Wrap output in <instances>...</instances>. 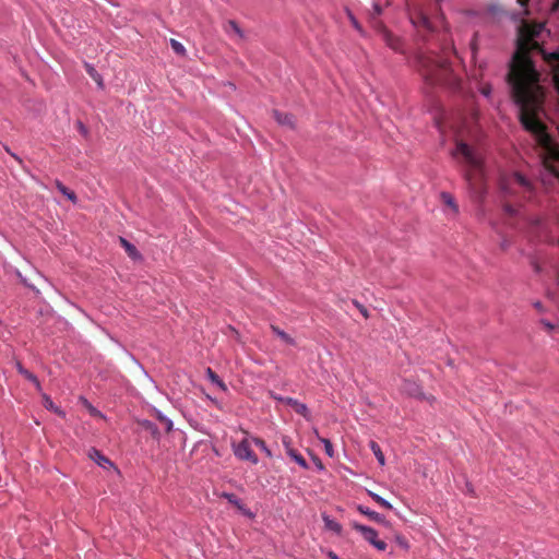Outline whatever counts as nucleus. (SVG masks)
I'll list each match as a JSON object with an SVG mask.
<instances>
[{
	"mask_svg": "<svg viewBox=\"0 0 559 559\" xmlns=\"http://www.w3.org/2000/svg\"><path fill=\"white\" fill-rule=\"evenodd\" d=\"M5 151H7V153H8V154H10V155L15 159V160H17L20 164H22V158H21L17 154L13 153L9 147H5Z\"/></svg>",
	"mask_w": 559,
	"mask_h": 559,
	"instance_id": "obj_42",
	"label": "nucleus"
},
{
	"mask_svg": "<svg viewBox=\"0 0 559 559\" xmlns=\"http://www.w3.org/2000/svg\"><path fill=\"white\" fill-rule=\"evenodd\" d=\"M76 126H78V130L80 131V133H81L83 136H87V134H88V130H87V128L85 127V124H84L82 121H78V122H76Z\"/></svg>",
	"mask_w": 559,
	"mask_h": 559,
	"instance_id": "obj_39",
	"label": "nucleus"
},
{
	"mask_svg": "<svg viewBox=\"0 0 559 559\" xmlns=\"http://www.w3.org/2000/svg\"><path fill=\"white\" fill-rule=\"evenodd\" d=\"M441 198L443 202L450 207H452L455 213L459 211L454 198L449 192H442Z\"/></svg>",
	"mask_w": 559,
	"mask_h": 559,
	"instance_id": "obj_26",
	"label": "nucleus"
},
{
	"mask_svg": "<svg viewBox=\"0 0 559 559\" xmlns=\"http://www.w3.org/2000/svg\"><path fill=\"white\" fill-rule=\"evenodd\" d=\"M355 528L360 533V535L373 544V542L377 539V532L370 527V526H355Z\"/></svg>",
	"mask_w": 559,
	"mask_h": 559,
	"instance_id": "obj_16",
	"label": "nucleus"
},
{
	"mask_svg": "<svg viewBox=\"0 0 559 559\" xmlns=\"http://www.w3.org/2000/svg\"><path fill=\"white\" fill-rule=\"evenodd\" d=\"M140 368L142 369L143 373L151 380L153 381V379L150 377V374L147 373V371L144 369V367L142 365H140Z\"/></svg>",
	"mask_w": 559,
	"mask_h": 559,
	"instance_id": "obj_48",
	"label": "nucleus"
},
{
	"mask_svg": "<svg viewBox=\"0 0 559 559\" xmlns=\"http://www.w3.org/2000/svg\"><path fill=\"white\" fill-rule=\"evenodd\" d=\"M206 378L223 392L227 391L226 383L211 368L206 369Z\"/></svg>",
	"mask_w": 559,
	"mask_h": 559,
	"instance_id": "obj_13",
	"label": "nucleus"
},
{
	"mask_svg": "<svg viewBox=\"0 0 559 559\" xmlns=\"http://www.w3.org/2000/svg\"><path fill=\"white\" fill-rule=\"evenodd\" d=\"M542 323L548 329V330H552L554 329V324L550 323L549 321L547 320H542Z\"/></svg>",
	"mask_w": 559,
	"mask_h": 559,
	"instance_id": "obj_44",
	"label": "nucleus"
},
{
	"mask_svg": "<svg viewBox=\"0 0 559 559\" xmlns=\"http://www.w3.org/2000/svg\"><path fill=\"white\" fill-rule=\"evenodd\" d=\"M251 441L254 445H257L267 457H272V452L266 445L265 441L258 438V437H251Z\"/></svg>",
	"mask_w": 559,
	"mask_h": 559,
	"instance_id": "obj_25",
	"label": "nucleus"
},
{
	"mask_svg": "<svg viewBox=\"0 0 559 559\" xmlns=\"http://www.w3.org/2000/svg\"><path fill=\"white\" fill-rule=\"evenodd\" d=\"M156 418L165 426L166 431H170L173 429V420L166 416L162 411L155 408Z\"/></svg>",
	"mask_w": 559,
	"mask_h": 559,
	"instance_id": "obj_24",
	"label": "nucleus"
},
{
	"mask_svg": "<svg viewBox=\"0 0 559 559\" xmlns=\"http://www.w3.org/2000/svg\"><path fill=\"white\" fill-rule=\"evenodd\" d=\"M56 188L58 189V191L64 195L69 201H71L72 203H76L78 202V197L76 194L74 193V191L70 190L68 187H66L60 180H56Z\"/></svg>",
	"mask_w": 559,
	"mask_h": 559,
	"instance_id": "obj_12",
	"label": "nucleus"
},
{
	"mask_svg": "<svg viewBox=\"0 0 559 559\" xmlns=\"http://www.w3.org/2000/svg\"><path fill=\"white\" fill-rule=\"evenodd\" d=\"M381 37L385 45L392 50L395 52H403V44L400 37L394 36L385 28L381 29Z\"/></svg>",
	"mask_w": 559,
	"mask_h": 559,
	"instance_id": "obj_6",
	"label": "nucleus"
},
{
	"mask_svg": "<svg viewBox=\"0 0 559 559\" xmlns=\"http://www.w3.org/2000/svg\"><path fill=\"white\" fill-rule=\"evenodd\" d=\"M282 444L285 448L286 454H288L289 449H294L293 445H292V438L288 437V436H283L282 437Z\"/></svg>",
	"mask_w": 559,
	"mask_h": 559,
	"instance_id": "obj_34",
	"label": "nucleus"
},
{
	"mask_svg": "<svg viewBox=\"0 0 559 559\" xmlns=\"http://www.w3.org/2000/svg\"><path fill=\"white\" fill-rule=\"evenodd\" d=\"M510 17H511L512 20H518L519 14L512 13V14L510 15Z\"/></svg>",
	"mask_w": 559,
	"mask_h": 559,
	"instance_id": "obj_53",
	"label": "nucleus"
},
{
	"mask_svg": "<svg viewBox=\"0 0 559 559\" xmlns=\"http://www.w3.org/2000/svg\"><path fill=\"white\" fill-rule=\"evenodd\" d=\"M466 492H467L468 495H471V496H473V495H474V488H473L472 484H471V483H468V481L466 483Z\"/></svg>",
	"mask_w": 559,
	"mask_h": 559,
	"instance_id": "obj_43",
	"label": "nucleus"
},
{
	"mask_svg": "<svg viewBox=\"0 0 559 559\" xmlns=\"http://www.w3.org/2000/svg\"><path fill=\"white\" fill-rule=\"evenodd\" d=\"M274 119L277 121L281 126H287L293 128L294 127V116L288 112H282L280 110L273 111Z\"/></svg>",
	"mask_w": 559,
	"mask_h": 559,
	"instance_id": "obj_10",
	"label": "nucleus"
},
{
	"mask_svg": "<svg viewBox=\"0 0 559 559\" xmlns=\"http://www.w3.org/2000/svg\"><path fill=\"white\" fill-rule=\"evenodd\" d=\"M44 406L46 409L52 411L53 413L58 414L61 417L66 416V412L62 411L60 407L56 406L53 401L47 394L44 395Z\"/></svg>",
	"mask_w": 559,
	"mask_h": 559,
	"instance_id": "obj_23",
	"label": "nucleus"
},
{
	"mask_svg": "<svg viewBox=\"0 0 559 559\" xmlns=\"http://www.w3.org/2000/svg\"><path fill=\"white\" fill-rule=\"evenodd\" d=\"M269 395L272 400L281 402V403H285V399H288V396H282L280 394L275 393L274 391H270Z\"/></svg>",
	"mask_w": 559,
	"mask_h": 559,
	"instance_id": "obj_37",
	"label": "nucleus"
},
{
	"mask_svg": "<svg viewBox=\"0 0 559 559\" xmlns=\"http://www.w3.org/2000/svg\"><path fill=\"white\" fill-rule=\"evenodd\" d=\"M224 497L233 504L237 506L238 508L241 507V500L234 493H224Z\"/></svg>",
	"mask_w": 559,
	"mask_h": 559,
	"instance_id": "obj_33",
	"label": "nucleus"
},
{
	"mask_svg": "<svg viewBox=\"0 0 559 559\" xmlns=\"http://www.w3.org/2000/svg\"><path fill=\"white\" fill-rule=\"evenodd\" d=\"M513 177H514L515 182L519 186L523 187L527 191L533 190V185H532L531 180L528 178H526L523 174H521L520 171H515L513 174Z\"/></svg>",
	"mask_w": 559,
	"mask_h": 559,
	"instance_id": "obj_22",
	"label": "nucleus"
},
{
	"mask_svg": "<svg viewBox=\"0 0 559 559\" xmlns=\"http://www.w3.org/2000/svg\"><path fill=\"white\" fill-rule=\"evenodd\" d=\"M353 304L355 305V307L360 311V313L365 317V318H368L369 317V312L367 310V308L361 305L359 301L357 300H353Z\"/></svg>",
	"mask_w": 559,
	"mask_h": 559,
	"instance_id": "obj_36",
	"label": "nucleus"
},
{
	"mask_svg": "<svg viewBox=\"0 0 559 559\" xmlns=\"http://www.w3.org/2000/svg\"><path fill=\"white\" fill-rule=\"evenodd\" d=\"M88 456L92 461H94L98 466L103 468H107L108 466H114V463L105 456L99 450L92 448L88 451Z\"/></svg>",
	"mask_w": 559,
	"mask_h": 559,
	"instance_id": "obj_7",
	"label": "nucleus"
},
{
	"mask_svg": "<svg viewBox=\"0 0 559 559\" xmlns=\"http://www.w3.org/2000/svg\"><path fill=\"white\" fill-rule=\"evenodd\" d=\"M369 448L372 451L373 455L376 456L379 465L383 466L385 464V456H384L380 445L376 441L370 440Z\"/></svg>",
	"mask_w": 559,
	"mask_h": 559,
	"instance_id": "obj_18",
	"label": "nucleus"
},
{
	"mask_svg": "<svg viewBox=\"0 0 559 559\" xmlns=\"http://www.w3.org/2000/svg\"><path fill=\"white\" fill-rule=\"evenodd\" d=\"M234 455L240 461L250 462L253 465L259 463L257 454L251 449V442L248 438L231 444Z\"/></svg>",
	"mask_w": 559,
	"mask_h": 559,
	"instance_id": "obj_4",
	"label": "nucleus"
},
{
	"mask_svg": "<svg viewBox=\"0 0 559 559\" xmlns=\"http://www.w3.org/2000/svg\"><path fill=\"white\" fill-rule=\"evenodd\" d=\"M370 496L372 497V499L374 501H377L380 506L384 507V508H388V509H391L392 508V504L385 500L384 498H382L381 496L374 493V492H370Z\"/></svg>",
	"mask_w": 559,
	"mask_h": 559,
	"instance_id": "obj_31",
	"label": "nucleus"
},
{
	"mask_svg": "<svg viewBox=\"0 0 559 559\" xmlns=\"http://www.w3.org/2000/svg\"><path fill=\"white\" fill-rule=\"evenodd\" d=\"M465 179L469 182L471 181V175L468 173L465 174Z\"/></svg>",
	"mask_w": 559,
	"mask_h": 559,
	"instance_id": "obj_55",
	"label": "nucleus"
},
{
	"mask_svg": "<svg viewBox=\"0 0 559 559\" xmlns=\"http://www.w3.org/2000/svg\"><path fill=\"white\" fill-rule=\"evenodd\" d=\"M271 330L272 332L277 336L280 337L284 343H286L287 345H290V346H295L296 345V341L295 338H293L288 333H286L285 331H283L282 329H280L278 326L276 325H271Z\"/></svg>",
	"mask_w": 559,
	"mask_h": 559,
	"instance_id": "obj_14",
	"label": "nucleus"
},
{
	"mask_svg": "<svg viewBox=\"0 0 559 559\" xmlns=\"http://www.w3.org/2000/svg\"><path fill=\"white\" fill-rule=\"evenodd\" d=\"M479 93L487 99L491 98L492 86L490 84H485L479 88Z\"/></svg>",
	"mask_w": 559,
	"mask_h": 559,
	"instance_id": "obj_32",
	"label": "nucleus"
},
{
	"mask_svg": "<svg viewBox=\"0 0 559 559\" xmlns=\"http://www.w3.org/2000/svg\"><path fill=\"white\" fill-rule=\"evenodd\" d=\"M551 154L555 158H559V150L557 147L551 148Z\"/></svg>",
	"mask_w": 559,
	"mask_h": 559,
	"instance_id": "obj_45",
	"label": "nucleus"
},
{
	"mask_svg": "<svg viewBox=\"0 0 559 559\" xmlns=\"http://www.w3.org/2000/svg\"><path fill=\"white\" fill-rule=\"evenodd\" d=\"M0 324H2V320L0 319Z\"/></svg>",
	"mask_w": 559,
	"mask_h": 559,
	"instance_id": "obj_58",
	"label": "nucleus"
},
{
	"mask_svg": "<svg viewBox=\"0 0 559 559\" xmlns=\"http://www.w3.org/2000/svg\"><path fill=\"white\" fill-rule=\"evenodd\" d=\"M296 464H298L302 469H308L309 464L305 460V457L295 449H289L287 454Z\"/></svg>",
	"mask_w": 559,
	"mask_h": 559,
	"instance_id": "obj_19",
	"label": "nucleus"
},
{
	"mask_svg": "<svg viewBox=\"0 0 559 559\" xmlns=\"http://www.w3.org/2000/svg\"><path fill=\"white\" fill-rule=\"evenodd\" d=\"M15 275L16 277L20 280V282L27 288L34 290L35 293H39V290L33 285L31 284L27 278L25 276H23V274L19 271V270H15Z\"/></svg>",
	"mask_w": 559,
	"mask_h": 559,
	"instance_id": "obj_29",
	"label": "nucleus"
},
{
	"mask_svg": "<svg viewBox=\"0 0 559 559\" xmlns=\"http://www.w3.org/2000/svg\"><path fill=\"white\" fill-rule=\"evenodd\" d=\"M285 404L289 405L295 409V412L299 415H301L305 418H309L310 412L308 406L305 403L299 402L297 399L288 397L285 399Z\"/></svg>",
	"mask_w": 559,
	"mask_h": 559,
	"instance_id": "obj_8",
	"label": "nucleus"
},
{
	"mask_svg": "<svg viewBox=\"0 0 559 559\" xmlns=\"http://www.w3.org/2000/svg\"><path fill=\"white\" fill-rule=\"evenodd\" d=\"M120 243L124 248L128 255L130 258H132L133 260H139L142 258V255L139 252V250L136 249V247L133 243H131L130 241H128L126 238L120 237Z\"/></svg>",
	"mask_w": 559,
	"mask_h": 559,
	"instance_id": "obj_11",
	"label": "nucleus"
},
{
	"mask_svg": "<svg viewBox=\"0 0 559 559\" xmlns=\"http://www.w3.org/2000/svg\"><path fill=\"white\" fill-rule=\"evenodd\" d=\"M372 545L377 549L382 550V551L386 549V543L384 540L376 539Z\"/></svg>",
	"mask_w": 559,
	"mask_h": 559,
	"instance_id": "obj_40",
	"label": "nucleus"
},
{
	"mask_svg": "<svg viewBox=\"0 0 559 559\" xmlns=\"http://www.w3.org/2000/svg\"><path fill=\"white\" fill-rule=\"evenodd\" d=\"M534 307H535L536 309H538L539 311H542V310H543V305H542V302H540V301H536V302L534 304Z\"/></svg>",
	"mask_w": 559,
	"mask_h": 559,
	"instance_id": "obj_47",
	"label": "nucleus"
},
{
	"mask_svg": "<svg viewBox=\"0 0 559 559\" xmlns=\"http://www.w3.org/2000/svg\"><path fill=\"white\" fill-rule=\"evenodd\" d=\"M76 309H78L80 312H82L83 314H85V316H86L85 311H84L82 308H80V307H78V306H76Z\"/></svg>",
	"mask_w": 559,
	"mask_h": 559,
	"instance_id": "obj_56",
	"label": "nucleus"
},
{
	"mask_svg": "<svg viewBox=\"0 0 559 559\" xmlns=\"http://www.w3.org/2000/svg\"><path fill=\"white\" fill-rule=\"evenodd\" d=\"M551 176L555 178H559V175L555 170H551Z\"/></svg>",
	"mask_w": 559,
	"mask_h": 559,
	"instance_id": "obj_54",
	"label": "nucleus"
},
{
	"mask_svg": "<svg viewBox=\"0 0 559 559\" xmlns=\"http://www.w3.org/2000/svg\"><path fill=\"white\" fill-rule=\"evenodd\" d=\"M452 155L455 158L461 157L463 163L473 170L481 168L483 160L480 155L465 142H457Z\"/></svg>",
	"mask_w": 559,
	"mask_h": 559,
	"instance_id": "obj_3",
	"label": "nucleus"
},
{
	"mask_svg": "<svg viewBox=\"0 0 559 559\" xmlns=\"http://www.w3.org/2000/svg\"><path fill=\"white\" fill-rule=\"evenodd\" d=\"M319 440L321 441V443L324 445V452L325 454L329 456V457H333L334 456V450H333V444L332 442L326 439V438H321L319 437Z\"/></svg>",
	"mask_w": 559,
	"mask_h": 559,
	"instance_id": "obj_28",
	"label": "nucleus"
},
{
	"mask_svg": "<svg viewBox=\"0 0 559 559\" xmlns=\"http://www.w3.org/2000/svg\"><path fill=\"white\" fill-rule=\"evenodd\" d=\"M400 390L404 395H406L408 397H413L416 400H427L428 399L426 396V394L424 393L423 386L414 380L404 379L402 381Z\"/></svg>",
	"mask_w": 559,
	"mask_h": 559,
	"instance_id": "obj_5",
	"label": "nucleus"
},
{
	"mask_svg": "<svg viewBox=\"0 0 559 559\" xmlns=\"http://www.w3.org/2000/svg\"><path fill=\"white\" fill-rule=\"evenodd\" d=\"M358 510H359L360 513L367 515L368 519L371 520V521H374V522H378V523H383L384 522L383 516L380 515L378 512L371 510L369 507L358 506Z\"/></svg>",
	"mask_w": 559,
	"mask_h": 559,
	"instance_id": "obj_15",
	"label": "nucleus"
},
{
	"mask_svg": "<svg viewBox=\"0 0 559 559\" xmlns=\"http://www.w3.org/2000/svg\"><path fill=\"white\" fill-rule=\"evenodd\" d=\"M558 9H559V0H556V2L554 3L552 10L557 11Z\"/></svg>",
	"mask_w": 559,
	"mask_h": 559,
	"instance_id": "obj_50",
	"label": "nucleus"
},
{
	"mask_svg": "<svg viewBox=\"0 0 559 559\" xmlns=\"http://www.w3.org/2000/svg\"><path fill=\"white\" fill-rule=\"evenodd\" d=\"M480 11H477V10H467L466 11V16L468 17H478L480 16Z\"/></svg>",
	"mask_w": 559,
	"mask_h": 559,
	"instance_id": "obj_41",
	"label": "nucleus"
},
{
	"mask_svg": "<svg viewBox=\"0 0 559 559\" xmlns=\"http://www.w3.org/2000/svg\"><path fill=\"white\" fill-rule=\"evenodd\" d=\"M486 12L493 17L507 15V12L497 1H493L490 4H488V7L486 8Z\"/></svg>",
	"mask_w": 559,
	"mask_h": 559,
	"instance_id": "obj_20",
	"label": "nucleus"
},
{
	"mask_svg": "<svg viewBox=\"0 0 559 559\" xmlns=\"http://www.w3.org/2000/svg\"><path fill=\"white\" fill-rule=\"evenodd\" d=\"M325 524L331 525L335 524L333 521L329 520L328 518H324Z\"/></svg>",
	"mask_w": 559,
	"mask_h": 559,
	"instance_id": "obj_52",
	"label": "nucleus"
},
{
	"mask_svg": "<svg viewBox=\"0 0 559 559\" xmlns=\"http://www.w3.org/2000/svg\"><path fill=\"white\" fill-rule=\"evenodd\" d=\"M228 25L239 37H243V32L235 21H229Z\"/></svg>",
	"mask_w": 559,
	"mask_h": 559,
	"instance_id": "obj_35",
	"label": "nucleus"
},
{
	"mask_svg": "<svg viewBox=\"0 0 559 559\" xmlns=\"http://www.w3.org/2000/svg\"><path fill=\"white\" fill-rule=\"evenodd\" d=\"M15 368H16L17 372L21 376H23L26 380L32 382L36 386L37 390L41 389V385H40V382H39L38 378L33 372H31L27 369H25L20 361L15 362Z\"/></svg>",
	"mask_w": 559,
	"mask_h": 559,
	"instance_id": "obj_9",
	"label": "nucleus"
},
{
	"mask_svg": "<svg viewBox=\"0 0 559 559\" xmlns=\"http://www.w3.org/2000/svg\"><path fill=\"white\" fill-rule=\"evenodd\" d=\"M348 17H349V20H350V22H352V25H353L357 31L362 32V29H361V26H360L359 22H358V21H357V19L353 15V13H352V12H348Z\"/></svg>",
	"mask_w": 559,
	"mask_h": 559,
	"instance_id": "obj_38",
	"label": "nucleus"
},
{
	"mask_svg": "<svg viewBox=\"0 0 559 559\" xmlns=\"http://www.w3.org/2000/svg\"><path fill=\"white\" fill-rule=\"evenodd\" d=\"M333 527H334V528H336L335 531H336L337 533H340V532H341V530H340V528H341V526H340V525H336V526H333Z\"/></svg>",
	"mask_w": 559,
	"mask_h": 559,
	"instance_id": "obj_57",
	"label": "nucleus"
},
{
	"mask_svg": "<svg viewBox=\"0 0 559 559\" xmlns=\"http://www.w3.org/2000/svg\"><path fill=\"white\" fill-rule=\"evenodd\" d=\"M515 44L506 74L508 92L522 128L550 150L545 102L550 84L559 95V50H543L535 39L527 38L526 26L519 27Z\"/></svg>",
	"mask_w": 559,
	"mask_h": 559,
	"instance_id": "obj_1",
	"label": "nucleus"
},
{
	"mask_svg": "<svg viewBox=\"0 0 559 559\" xmlns=\"http://www.w3.org/2000/svg\"><path fill=\"white\" fill-rule=\"evenodd\" d=\"M530 0H518L521 7H525Z\"/></svg>",
	"mask_w": 559,
	"mask_h": 559,
	"instance_id": "obj_49",
	"label": "nucleus"
},
{
	"mask_svg": "<svg viewBox=\"0 0 559 559\" xmlns=\"http://www.w3.org/2000/svg\"><path fill=\"white\" fill-rule=\"evenodd\" d=\"M416 67L430 85L441 84L449 71L448 62L444 59L423 53L417 57Z\"/></svg>",
	"mask_w": 559,
	"mask_h": 559,
	"instance_id": "obj_2",
	"label": "nucleus"
},
{
	"mask_svg": "<svg viewBox=\"0 0 559 559\" xmlns=\"http://www.w3.org/2000/svg\"><path fill=\"white\" fill-rule=\"evenodd\" d=\"M317 467H318V469H320V471H322V469H323V464H322V462H321L320 460H318V462H317Z\"/></svg>",
	"mask_w": 559,
	"mask_h": 559,
	"instance_id": "obj_51",
	"label": "nucleus"
},
{
	"mask_svg": "<svg viewBox=\"0 0 559 559\" xmlns=\"http://www.w3.org/2000/svg\"><path fill=\"white\" fill-rule=\"evenodd\" d=\"M328 556L330 557V559H340L338 556L334 551H329Z\"/></svg>",
	"mask_w": 559,
	"mask_h": 559,
	"instance_id": "obj_46",
	"label": "nucleus"
},
{
	"mask_svg": "<svg viewBox=\"0 0 559 559\" xmlns=\"http://www.w3.org/2000/svg\"><path fill=\"white\" fill-rule=\"evenodd\" d=\"M86 72L90 74V76L96 82L99 88H104V80L100 73L94 68L91 63H85Z\"/></svg>",
	"mask_w": 559,
	"mask_h": 559,
	"instance_id": "obj_17",
	"label": "nucleus"
},
{
	"mask_svg": "<svg viewBox=\"0 0 559 559\" xmlns=\"http://www.w3.org/2000/svg\"><path fill=\"white\" fill-rule=\"evenodd\" d=\"M382 11H383V8H382V4L380 3V1H373L372 12H370L369 16H370L371 23L377 27L380 26V23L377 20V17L379 15H381Z\"/></svg>",
	"mask_w": 559,
	"mask_h": 559,
	"instance_id": "obj_21",
	"label": "nucleus"
},
{
	"mask_svg": "<svg viewBox=\"0 0 559 559\" xmlns=\"http://www.w3.org/2000/svg\"><path fill=\"white\" fill-rule=\"evenodd\" d=\"M141 425L144 429L150 431L153 436H157L159 433V430H158V427L156 426V424L148 419H144Z\"/></svg>",
	"mask_w": 559,
	"mask_h": 559,
	"instance_id": "obj_27",
	"label": "nucleus"
},
{
	"mask_svg": "<svg viewBox=\"0 0 559 559\" xmlns=\"http://www.w3.org/2000/svg\"><path fill=\"white\" fill-rule=\"evenodd\" d=\"M170 46L177 55L183 56L186 53V48L180 41L170 39Z\"/></svg>",
	"mask_w": 559,
	"mask_h": 559,
	"instance_id": "obj_30",
	"label": "nucleus"
}]
</instances>
